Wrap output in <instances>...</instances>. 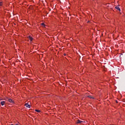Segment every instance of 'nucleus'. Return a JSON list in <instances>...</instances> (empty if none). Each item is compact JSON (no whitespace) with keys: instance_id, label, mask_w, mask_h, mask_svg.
<instances>
[{"instance_id":"ddd939ff","label":"nucleus","mask_w":125,"mask_h":125,"mask_svg":"<svg viewBox=\"0 0 125 125\" xmlns=\"http://www.w3.org/2000/svg\"><path fill=\"white\" fill-rule=\"evenodd\" d=\"M116 103H118V102H117V101H116Z\"/></svg>"},{"instance_id":"f8f14e48","label":"nucleus","mask_w":125,"mask_h":125,"mask_svg":"<svg viewBox=\"0 0 125 125\" xmlns=\"http://www.w3.org/2000/svg\"><path fill=\"white\" fill-rule=\"evenodd\" d=\"M15 125H19V124H16Z\"/></svg>"},{"instance_id":"39448f33","label":"nucleus","mask_w":125,"mask_h":125,"mask_svg":"<svg viewBox=\"0 0 125 125\" xmlns=\"http://www.w3.org/2000/svg\"><path fill=\"white\" fill-rule=\"evenodd\" d=\"M115 9H116L118 11H119L120 12L121 11V9H120V7L118 6H116Z\"/></svg>"},{"instance_id":"f03ea898","label":"nucleus","mask_w":125,"mask_h":125,"mask_svg":"<svg viewBox=\"0 0 125 125\" xmlns=\"http://www.w3.org/2000/svg\"><path fill=\"white\" fill-rule=\"evenodd\" d=\"M83 122V121H80V120H78L77 121V123H76L77 124H82Z\"/></svg>"},{"instance_id":"423d86ee","label":"nucleus","mask_w":125,"mask_h":125,"mask_svg":"<svg viewBox=\"0 0 125 125\" xmlns=\"http://www.w3.org/2000/svg\"><path fill=\"white\" fill-rule=\"evenodd\" d=\"M5 102L4 101L1 102V105H5Z\"/></svg>"},{"instance_id":"1a4fd4ad","label":"nucleus","mask_w":125,"mask_h":125,"mask_svg":"<svg viewBox=\"0 0 125 125\" xmlns=\"http://www.w3.org/2000/svg\"><path fill=\"white\" fill-rule=\"evenodd\" d=\"M2 4V2H0V6H1Z\"/></svg>"},{"instance_id":"0eeeda50","label":"nucleus","mask_w":125,"mask_h":125,"mask_svg":"<svg viewBox=\"0 0 125 125\" xmlns=\"http://www.w3.org/2000/svg\"><path fill=\"white\" fill-rule=\"evenodd\" d=\"M29 39L31 41H32V40H33V38H32L31 37H29Z\"/></svg>"},{"instance_id":"9b49d317","label":"nucleus","mask_w":125,"mask_h":125,"mask_svg":"<svg viewBox=\"0 0 125 125\" xmlns=\"http://www.w3.org/2000/svg\"><path fill=\"white\" fill-rule=\"evenodd\" d=\"M63 55H64V56H66V54L65 53H64V54H63Z\"/></svg>"},{"instance_id":"4468645a","label":"nucleus","mask_w":125,"mask_h":125,"mask_svg":"<svg viewBox=\"0 0 125 125\" xmlns=\"http://www.w3.org/2000/svg\"><path fill=\"white\" fill-rule=\"evenodd\" d=\"M11 125H13V124H11Z\"/></svg>"},{"instance_id":"9d476101","label":"nucleus","mask_w":125,"mask_h":125,"mask_svg":"<svg viewBox=\"0 0 125 125\" xmlns=\"http://www.w3.org/2000/svg\"><path fill=\"white\" fill-rule=\"evenodd\" d=\"M41 25L44 26V24L43 23H42V24H41Z\"/></svg>"},{"instance_id":"7ed1b4c3","label":"nucleus","mask_w":125,"mask_h":125,"mask_svg":"<svg viewBox=\"0 0 125 125\" xmlns=\"http://www.w3.org/2000/svg\"><path fill=\"white\" fill-rule=\"evenodd\" d=\"M87 97L92 99H95L94 97H93V96H87Z\"/></svg>"},{"instance_id":"20e7f679","label":"nucleus","mask_w":125,"mask_h":125,"mask_svg":"<svg viewBox=\"0 0 125 125\" xmlns=\"http://www.w3.org/2000/svg\"><path fill=\"white\" fill-rule=\"evenodd\" d=\"M8 101L9 102L14 104V102L11 99H8Z\"/></svg>"},{"instance_id":"6e6552de","label":"nucleus","mask_w":125,"mask_h":125,"mask_svg":"<svg viewBox=\"0 0 125 125\" xmlns=\"http://www.w3.org/2000/svg\"><path fill=\"white\" fill-rule=\"evenodd\" d=\"M35 111H36L37 112H39V113L41 112V110H40L36 109V110H35Z\"/></svg>"},{"instance_id":"f257e3e1","label":"nucleus","mask_w":125,"mask_h":125,"mask_svg":"<svg viewBox=\"0 0 125 125\" xmlns=\"http://www.w3.org/2000/svg\"><path fill=\"white\" fill-rule=\"evenodd\" d=\"M25 106L27 108H30V105L29 104H28V103H26V104H25Z\"/></svg>"}]
</instances>
